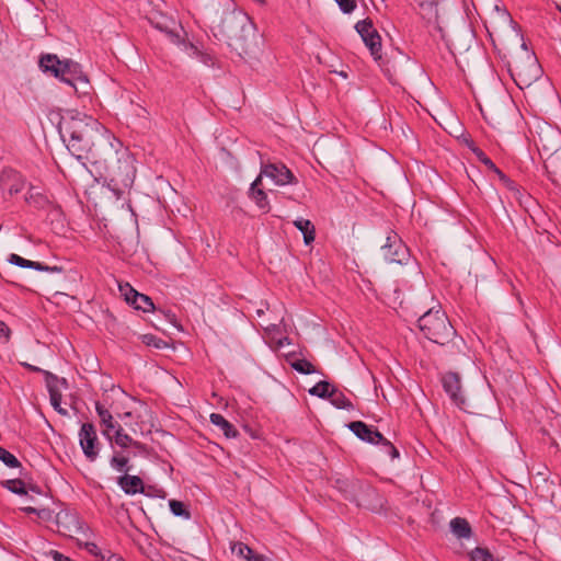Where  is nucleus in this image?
<instances>
[{"label":"nucleus","instance_id":"7c9ffc66","mask_svg":"<svg viewBox=\"0 0 561 561\" xmlns=\"http://www.w3.org/2000/svg\"><path fill=\"white\" fill-rule=\"evenodd\" d=\"M332 388L334 387L329 381L321 380L309 389V393L321 399H329L332 396Z\"/></svg>","mask_w":561,"mask_h":561},{"label":"nucleus","instance_id":"c03bdc74","mask_svg":"<svg viewBox=\"0 0 561 561\" xmlns=\"http://www.w3.org/2000/svg\"><path fill=\"white\" fill-rule=\"evenodd\" d=\"M343 13H351L356 8L355 0H334Z\"/></svg>","mask_w":561,"mask_h":561},{"label":"nucleus","instance_id":"3c124183","mask_svg":"<svg viewBox=\"0 0 561 561\" xmlns=\"http://www.w3.org/2000/svg\"><path fill=\"white\" fill-rule=\"evenodd\" d=\"M51 512L48 508H37L36 515L42 519H48Z\"/></svg>","mask_w":561,"mask_h":561},{"label":"nucleus","instance_id":"a19ab883","mask_svg":"<svg viewBox=\"0 0 561 561\" xmlns=\"http://www.w3.org/2000/svg\"><path fill=\"white\" fill-rule=\"evenodd\" d=\"M496 175L507 190L514 193H518L517 184L513 180H511L506 174H504L501 170H496Z\"/></svg>","mask_w":561,"mask_h":561},{"label":"nucleus","instance_id":"bf43d9fd","mask_svg":"<svg viewBox=\"0 0 561 561\" xmlns=\"http://www.w3.org/2000/svg\"><path fill=\"white\" fill-rule=\"evenodd\" d=\"M130 415H131V413H130V412H126V413H124V414H123V415H121V416H122V417H129Z\"/></svg>","mask_w":561,"mask_h":561},{"label":"nucleus","instance_id":"4468645a","mask_svg":"<svg viewBox=\"0 0 561 561\" xmlns=\"http://www.w3.org/2000/svg\"><path fill=\"white\" fill-rule=\"evenodd\" d=\"M261 175L270 178L276 185L296 184L293 172L283 163L262 164Z\"/></svg>","mask_w":561,"mask_h":561},{"label":"nucleus","instance_id":"6ab92c4d","mask_svg":"<svg viewBox=\"0 0 561 561\" xmlns=\"http://www.w3.org/2000/svg\"><path fill=\"white\" fill-rule=\"evenodd\" d=\"M118 485L122 490L128 494L134 495L136 493H144V482L138 476H130L125 473L117 479Z\"/></svg>","mask_w":561,"mask_h":561},{"label":"nucleus","instance_id":"de8ad7c7","mask_svg":"<svg viewBox=\"0 0 561 561\" xmlns=\"http://www.w3.org/2000/svg\"><path fill=\"white\" fill-rule=\"evenodd\" d=\"M41 267L42 268H38V272H49V273H61L62 272V267L61 266H57V265L49 266V265H46V264H44L42 262H41Z\"/></svg>","mask_w":561,"mask_h":561},{"label":"nucleus","instance_id":"9d476101","mask_svg":"<svg viewBox=\"0 0 561 561\" xmlns=\"http://www.w3.org/2000/svg\"><path fill=\"white\" fill-rule=\"evenodd\" d=\"M355 30L360 35L365 45L369 48L374 58H380L381 37L374 27L373 21L370 19L358 21L355 25Z\"/></svg>","mask_w":561,"mask_h":561},{"label":"nucleus","instance_id":"f8f14e48","mask_svg":"<svg viewBox=\"0 0 561 561\" xmlns=\"http://www.w3.org/2000/svg\"><path fill=\"white\" fill-rule=\"evenodd\" d=\"M25 186L23 176L13 169H3L0 173V191L3 199L11 198Z\"/></svg>","mask_w":561,"mask_h":561},{"label":"nucleus","instance_id":"2f4dec72","mask_svg":"<svg viewBox=\"0 0 561 561\" xmlns=\"http://www.w3.org/2000/svg\"><path fill=\"white\" fill-rule=\"evenodd\" d=\"M470 561H502L495 557L488 548L477 547L469 553Z\"/></svg>","mask_w":561,"mask_h":561},{"label":"nucleus","instance_id":"603ef678","mask_svg":"<svg viewBox=\"0 0 561 561\" xmlns=\"http://www.w3.org/2000/svg\"><path fill=\"white\" fill-rule=\"evenodd\" d=\"M160 312L164 314L165 319H167L170 323L175 324L176 319H175V314H174L173 312H171L170 310H169V311L160 310Z\"/></svg>","mask_w":561,"mask_h":561},{"label":"nucleus","instance_id":"0eeeda50","mask_svg":"<svg viewBox=\"0 0 561 561\" xmlns=\"http://www.w3.org/2000/svg\"><path fill=\"white\" fill-rule=\"evenodd\" d=\"M522 48L525 58H517L507 64L508 72L519 88L529 85L533 81L538 79L540 75V66L538 65L535 54L528 50L525 42L522 44Z\"/></svg>","mask_w":561,"mask_h":561},{"label":"nucleus","instance_id":"8fccbe9b","mask_svg":"<svg viewBox=\"0 0 561 561\" xmlns=\"http://www.w3.org/2000/svg\"><path fill=\"white\" fill-rule=\"evenodd\" d=\"M264 175H261V173L259 174V176L252 182L251 186H250V190L249 192H253V191H257V190H261L259 186L261 185L262 183V178Z\"/></svg>","mask_w":561,"mask_h":561},{"label":"nucleus","instance_id":"f704fd0d","mask_svg":"<svg viewBox=\"0 0 561 561\" xmlns=\"http://www.w3.org/2000/svg\"><path fill=\"white\" fill-rule=\"evenodd\" d=\"M290 366L296 371L304 375H310L316 373L314 366L306 358H296L290 362Z\"/></svg>","mask_w":561,"mask_h":561},{"label":"nucleus","instance_id":"6e6552de","mask_svg":"<svg viewBox=\"0 0 561 561\" xmlns=\"http://www.w3.org/2000/svg\"><path fill=\"white\" fill-rule=\"evenodd\" d=\"M383 259L388 263L407 264L410 251L396 232H391L381 247Z\"/></svg>","mask_w":561,"mask_h":561},{"label":"nucleus","instance_id":"58836bf2","mask_svg":"<svg viewBox=\"0 0 561 561\" xmlns=\"http://www.w3.org/2000/svg\"><path fill=\"white\" fill-rule=\"evenodd\" d=\"M376 445H380L383 453L389 455L391 459L399 458V450L386 437H383V439L378 442Z\"/></svg>","mask_w":561,"mask_h":561},{"label":"nucleus","instance_id":"72a5a7b5","mask_svg":"<svg viewBox=\"0 0 561 561\" xmlns=\"http://www.w3.org/2000/svg\"><path fill=\"white\" fill-rule=\"evenodd\" d=\"M249 194L260 209L264 210V213L270 211V202L263 190L249 192Z\"/></svg>","mask_w":561,"mask_h":561},{"label":"nucleus","instance_id":"864d4df0","mask_svg":"<svg viewBox=\"0 0 561 561\" xmlns=\"http://www.w3.org/2000/svg\"><path fill=\"white\" fill-rule=\"evenodd\" d=\"M10 333V329L8 325L0 320V336L8 337Z\"/></svg>","mask_w":561,"mask_h":561},{"label":"nucleus","instance_id":"5701e85b","mask_svg":"<svg viewBox=\"0 0 561 561\" xmlns=\"http://www.w3.org/2000/svg\"><path fill=\"white\" fill-rule=\"evenodd\" d=\"M127 304L134 306L137 310H142L144 312L154 311L156 307L151 300V298L145 294L135 293L131 298H127Z\"/></svg>","mask_w":561,"mask_h":561},{"label":"nucleus","instance_id":"1a4fd4ad","mask_svg":"<svg viewBox=\"0 0 561 561\" xmlns=\"http://www.w3.org/2000/svg\"><path fill=\"white\" fill-rule=\"evenodd\" d=\"M79 444L82 448L84 456L94 461L100 453V442L98 438L95 426L90 423H83L79 431Z\"/></svg>","mask_w":561,"mask_h":561},{"label":"nucleus","instance_id":"4c0bfd02","mask_svg":"<svg viewBox=\"0 0 561 561\" xmlns=\"http://www.w3.org/2000/svg\"><path fill=\"white\" fill-rule=\"evenodd\" d=\"M4 486L10 490L11 492L20 495H26L27 492L25 490V484L20 479H13V480H7L4 483Z\"/></svg>","mask_w":561,"mask_h":561},{"label":"nucleus","instance_id":"c756f323","mask_svg":"<svg viewBox=\"0 0 561 561\" xmlns=\"http://www.w3.org/2000/svg\"><path fill=\"white\" fill-rule=\"evenodd\" d=\"M8 262L12 265L19 266L21 268H32L38 271L41 267V262L26 260L15 253H11L8 257Z\"/></svg>","mask_w":561,"mask_h":561},{"label":"nucleus","instance_id":"5fc2aeb1","mask_svg":"<svg viewBox=\"0 0 561 561\" xmlns=\"http://www.w3.org/2000/svg\"><path fill=\"white\" fill-rule=\"evenodd\" d=\"M25 367H27L30 370L32 371H37V373H42L44 375V371L43 369L36 367V366H33V365H30V364H25Z\"/></svg>","mask_w":561,"mask_h":561},{"label":"nucleus","instance_id":"79ce46f5","mask_svg":"<svg viewBox=\"0 0 561 561\" xmlns=\"http://www.w3.org/2000/svg\"><path fill=\"white\" fill-rule=\"evenodd\" d=\"M478 159L480 162H482L485 167H488L490 170L494 171L496 173V170H500L493 161L480 149L474 150Z\"/></svg>","mask_w":561,"mask_h":561},{"label":"nucleus","instance_id":"4d7b16f0","mask_svg":"<svg viewBox=\"0 0 561 561\" xmlns=\"http://www.w3.org/2000/svg\"><path fill=\"white\" fill-rule=\"evenodd\" d=\"M108 561H124L121 557L118 556H112Z\"/></svg>","mask_w":561,"mask_h":561},{"label":"nucleus","instance_id":"13d9d810","mask_svg":"<svg viewBox=\"0 0 561 561\" xmlns=\"http://www.w3.org/2000/svg\"><path fill=\"white\" fill-rule=\"evenodd\" d=\"M553 135H554V138H556L557 142L561 144V134L554 133Z\"/></svg>","mask_w":561,"mask_h":561},{"label":"nucleus","instance_id":"7ed1b4c3","mask_svg":"<svg viewBox=\"0 0 561 561\" xmlns=\"http://www.w3.org/2000/svg\"><path fill=\"white\" fill-rule=\"evenodd\" d=\"M213 33L219 41H225L240 57L250 55L255 46V26L241 11L225 12L220 22L213 27Z\"/></svg>","mask_w":561,"mask_h":561},{"label":"nucleus","instance_id":"aec40b11","mask_svg":"<svg viewBox=\"0 0 561 561\" xmlns=\"http://www.w3.org/2000/svg\"><path fill=\"white\" fill-rule=\"evenodd\" d=\"M25 202L36 209H45L50 205L48 196L43 194L38 187L31 186L25 195Z\"/></svg>","mask_w":561,"mask_h":561},{"label":"nucleus","instance_id":"a18cd8bd","mask_svg":"<svg viewBox=\"0 0 561 561\" xmlns=\"http://www.w3.org/2000/svg\"><path fill=\"white\" fill-rule=\"evenodd\" d=\"M144 342L149 345V346H153L156 348H161L163 345H165V342L162 341L161 339L152 335V334H146L144 336Z\"/></svg>","mask_w":561,"mask_h":561},{"label":"nucleus","instance_id":"49530a36","mask_svg":"<svg viewBox=\"0 0 561 561\" xmlns=\"http://www.w3.org/2000/svg\"><path fill=\"white\" fill-rule=\"evenodd\" d=\"M119 291L125 297L126 301H127V298H131L133 297V294L138 293L129 284L119 285Z\"/></svg>","mask_w":561,"mask_h":561},{"label":"nucleus","instance_id":"393cba45","mask_svg":"<svg viewBox=\"0 0 561 561\" xmlns=\"http://www.w3.org/2000/svg\"><path fill=\"white\" fill-rule=\"evenodd\" d=\"M232 552L247 561H266L264 556L254 553L253 550L243 542H236L232 546Z\"/></svg>","mask_w":561,"mask_h":561},{"label":"nucleus","instance_id":"bb28decb","mask_svg":"<svg viewBox=\"0 0 561 561\" xmlns=\"http://www.w3.org/2000/svg\"><path fill=\"white\" fill-rule=\"evenodd\" d=\"M112 433V443L121 447L122 449H126L128 447H131L134 443V438L124 432V428L122 425H117V428L113 431Z\"/></svg>","mask_w":561,"mask_h":561},{"label":"nucleus","instance_id":"423d86ee","mask_svg":"<svg viewBox=\"0 0 561 561\" xmlns=\"http://www.w3.org/2000/svg\"><path fill=\"white\" fill-rule=\"evenodd\" d=\"M417 327L424 336L438 345H455L457 332L442 309H430L417 320Z\"/></svg>","mask_w":561,"mask_h":561},{"label":"nucleus","instance_id":"473e14b6","mask_svg":"<svg viewBox=\"0 0 561 561\" xmlns=\"http://www.w3.org/2000/svg\"><path fill=\"white\" fill-rule=\"evenodd\" d=\"M192 56L195 57L199 62L204 64L207 67H214L216 62V58L214 55L201 50L197 46L191 45Z\"/></svg>","mask_w":561,"mask_h":561},{"label":"nucleus","instance_id":"f3484780","mask_svg":"<svg viewBox=\"0 0 561 561\" xmlns=\"http://www.w3.org/2000/svg\"><path fill=\"white\" fill-rule=\"evenodd\" d=\"M95 411L103 427L102 435L112 444V432L121 425L116 422L108 409L100 401L95 402Z\"/></svg>","mask_w":561,"mask_h":561},{"label":"nucleus","instance_id":"a211bd4d","mask_svg":"<svg viewBox=\"0 0 561 561\" xmlns=\"http://www.w3.org/2000/svg\"><path fill=\"white\" fill-rule=\"evenodd\" d=\"M542 150L548 153L545 163L548 173L553 176V182H561V146L549 152L550 148L543 145Z\"/></svg>","mask_w":561,"mask_h":561},{"label":"nucleus","instance_id":"412c9836","mask_svg":"<svg viewBox=\"0 0 561 561\" xmlns=\"http://www.w3.org/2000/svg\"><path fill=\"white\" fill-rule=\"evenodd\" d=\"M209 420L227 438H234L239 434L238 430L219 413H211Z\"/></svg>","mask_w":561,"mask_h":561},{"label":"nucleus","instance_id":"9b49d317","mask_svg":"<svg viewBox=\"0 0 561 561\" xmlns=\"http://www.w3.org/2000/svg\"><path fill=\"white\" fill-rule=\"evenodd\" d=\"M442 382L443 388L450 398L451 402L459 409L466 411L468 403L461 389L460 376L454 371L446 373L442 378Z\"/></svg>","mask_w":561,"mask_h":561},{"label":"nucleus","instance_id":"e433bc0d","mask_svg":"<svg viewBox=\"0 0 561 561\" xmlns=\"http://www.w3.org/2000/svg\"><path fill=\"white\" fill-rule=\"evenodd\" d=\"M0 460L9 468H19L21 462L9 450L0 446Z\"/></svg>","mask_w":561,"mask_h":561},{"label":"nucleus","instance_id":"09e8293b","mask_svg":"<svg viewBox=\"0 0 561 561\" xmlns=\"http://www.w3.org/2000/svg\"><path fill=\"white\" fill-rule=\"evenodd\" d=\"M84 548L89 553L93 556L100 554V549L94 542H85Z\"/></svg>","mask_w":561,"mask_h":561},{"label":"nucleus","instance_id":"b1692460","mask_svg":"<svg viewBox=\"0 0 561 561\" xmlns=\"http://www.w3.org/2000/svg\"><path fill=\"white\" fill-rule=\"evenodd\" d=\"M450 529L453 534L459 539L470 538L472 534L468 520L461 517H455L450 520Z\"/></svg>","mask_w":561,"mask_h":561},{"label":"nucleus","instance_id":"20e7f679","mask_svg":"<svg viewBox=\"0 0 561 561\" xmlns=\"http://www.w3.org/2000/svg\"><path fill=\"white\" fill-rule=\"evenodd\" d=\"M336 489L345 500L355 503L374 513H380L385 507V499L368 482L356 478H336L333 481Z\"/></svg>","mask_w":561,"mask_h":561},{"label":"nucleus","instance_id":"2eb2a0df","mask_svg":"<svg viewBox=\"0 0 561 561\" xmlns=\"http://www.w3.org/2000/svg\"><path fill=\"white\" fill-rule=\"evenodd\" d=\"M347 427L356 437L368 444H377L383 439V435L373 425H367L363 421H354L347 424Z\"/></svg>","mask_w":561,"mask_h":561},{"label":"nucleus","instance_id":"052dcab7","mask_svg":"<svg viewBox=\"0 0 561 561\" xmlns=\"http://www.w3.org/2000/svg\"><path fill=\"white\" fill-rule=\"evenodd\" d=\"M32 491L39 493V490L35 486L32 488Z\"/></svg>","mask_w":561,"mask_h":561},{"label":"nucleus","instance_id":"a878e982","mask_svg":"<svg viewBox=\"0 0 561 561\" xmlns=\"http://www.w3.org/2000/svg\"><path fill=\"white\" fill-rule=\"evenodd\" d=\"M295 227L304 234V241L308 245L314 240V226L308 219L299 218L294 221Z\"/></svg>","mask_w":561,"mask_h":561},{"label":"nucleus","instance_id":"37998d69","mask_svg":"<svg viewBox=\"0 0 561 561\" xmlns=\"http://www.w3.org/2000/svg\"><path fill=\"white\" fill-rule=\"evenodd\" d=\"M131 447L135 449V451L133 453L134 457H136L137 455L147 457L149 455V447L141 442L134 440Z\"/></svg>","mask_w":561,"mask_h":561},{"label":"nucleus","instance_id":"cd10ccee","mask_svg":"<svg viewBox=\"0 0 561 561\" xmlns=\"http://www.w3.org/2000/svg\"><path fill=\"white\" fill-rule=\"evenodd\" d=\"M110 466L118 472L128 473L131 470V466H129V456L122 455L121 453H114L110 459Z\"/></svg>","mask_w":561,"mask_h":561},{"label":"nucleus","instance_id":"dca6fc26","mask_svg":"<svg viewBox=\"0 0 561 561\" xmlns=\"http://www.w3.org/2000/svg\"><path fill=\"white\" fill-rule=\"evenodd\" d=\"M420 8L422 19L428 23H435L438 32H443L439 24V7L444 0H413Z\"/></svg>","mask_w":561,"mask_h":561},{"label":"nucleus","instance_id":"6e6d98bb","mask_svg":"<svg viewBox=\"0 0 561 561\" xmlns=\"http://www.w3.org/2000/svg\"><path fill=\"white\" fill-rule=\"evenodd\" d=\"M22 510H23L25 513H27V514H36V512H37V508L32 507V506H26V507H23Z\"/></svg>","mask_w":561,"mask_h":561},{"label":"nucleus","instance_id":"4be33fe9","mask_svg":"<svg viewBox=\"0 0 561 561\" xmlns=\"http://www.w3.org/2000/svg\"><path fill=\"white\" fill-rule=\"evenodd\" d=\"M45 383L49 396L55 394V392H60L62 389L68 388V381L65 378H59L55 374L50 371H44Z\"/></svg>","mask_w":561,"mask_h":561},{"label":"nucleus","instance_id":"c9c22d12","mask_svg":"<svg viewBox=\"0 0 561 561\" xmlns=\"http://www.w3.org/2000/svg\"><path fill=\"white\" fill-rule=\"evenodd\" d=\"M169 506H170V511L172 512V514L174 516L182 517L184 519L191 518V513L183 502L176 501V500H170Z\"/></svg>","mask_w":561,"mask_h":561},{"label":"nucleus","instance_id":"39448f33","mask_svg":"<svg viewBox=\"0 0 561 561\" xmlns=\"http://www.w3.org/2000/svg\"><path fill=\"white\" fill-rule=\"evenodd\" d=\"M38 66L43 72L59 79L76 92H88V77L82 72L81 66L77 61L72 59L60 60L55 54H44L39 57Z\"/></svg>","mask_w":561,"mask_h":561},{"label":"nucleus","instance_id":"f257e3e1","mask_svg":"<svg viewBox=\"0 0 561 561\" xmlns=\"http://www.w3.org/2000/svg\"><path fill=\"white\" fill-rule=\"evenodd\" d=\"M58 130L71 154L92 164L114 138L98 119L78 111H68L62 115Z\"/></svg>","mask_w":561,"mask_h":561},{"label":"nucleus","instance_id":"ea45409f","mask_svg":"<svg viewBox=\"0 0 561 561\" xmlns=\"http://www.w3.org/2000/svg\"><path fill=\"white\" fill-rule=\"evenodd\" d=\"M61 398L60 392H55V394L49 396L50 404L60 415H68V411L61 407Z\"/></svg>","mask_w":561,"mask_h":561},{"label":"nucleus","instance_id":"c85d7f7f","mask_svg":"<svg viewBox=\"0 0 561 561\" xmlns=\"http://www.w3.org/2000/svg\"><path fill=\"white\" fill-rule=\"evenodd\" d=\"M329 400L336 409L352 410L354 408L350 399L335 387L332 388V396H330Z\"/></svg>","mask_w":561,"mask_h":561},{"label":"nucleus","instance_id":"ddd939ff","mask_svg":"<svg viewBox=\"0 0 561 561\" xmlns=\"http://www.w3.org/2000/svg\"><path fill=\"white\" fill-rule=\"evenodd\" d=\"M56 524L58 531L67 537H73L82 533L83 525L77 514V512L70 510H61L56 515Z\"/></svg>","mask_w":561,"mask_h":561},{"label":"nucleus","instance_id":"f03ea898","mask_svg":"<svg viewBox=\"0 0 561 561\" xmlns=\"http://www.w3.org/2000/svg\"><path fill=\"white\" fill-rule=\"evenodd\" d=\"M93 164L104 170L108 187L117 197L133 186L136 178L135 160L118 139L113 138L112 145L102 150L100 159Z\"/></svg>","mask_w":561,"mask_h":561}]
</instances>
